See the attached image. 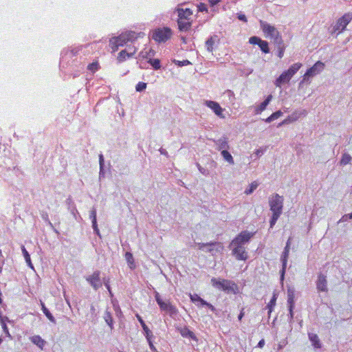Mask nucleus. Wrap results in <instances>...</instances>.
I'll use <instances>...</instances> for the list:
<instances>
[{
	"label": "nucleus",
	"mask_w": 352,
	"mask_h": 352,
	"mask_svg": "<svg viewBox=\"0 0 352 352\" xmlns=\"http://www.w3.org/2000/svg\"><path fill=\"white\" fill-rule=\"evenodd\" d=\"M283 197L274 194L269 198V205L272 214L280 216L283 207Z\"/></svg>",
	"instance_id": "4"
},
{
	"label": "nucleus",
	"mask_w": 352,
	"mask_h": 352,
	"mask_svg": "<svg viewBox=\"0 0 352 352\" xmlns=\"http://www.w3.org/2000/svg\"><path fill=\"white\" fill-rule=\"evenodd\" d=\"M216 145L217 146V148L219 151L226 150L228 148V139L225 137L219 138L216 141Z\"/></svg>",
	"instance_id": "21"
},
{
	"label": "nucleus",
	"mask_w": 352,
	"mask_h": 352,
	"mask_svg": "<svg viewBox=\"0 0 352 352\" xmlns=\"http://www.w3.org/2000/svg\"><path fill=\"white\" fill-rule=\"evenodd\" d=\"M144 36V33L143 32H135L132 30H127L123 32L118 36L111 38L109 41V44L112 50L116 52L119 47H122L128 43H133Z\"/></svg>",
	"instance_id": "1"
},
{
	"label": "nucleus",
	"mask_w": 352,
	"mask_h": 352,
	"mask_svg": "<svg viewBox=\"0 0 352 352\" xmlns=\"http://www.w3.org/2000/svg\"><path fill=\"white\" fill-rule=\"evenodd\" d=\"M205 104L211 109L217 116L224 118L223 115V110L218 102L212 100H206Z\"/></svg>",
	"instance_id": "16"
},
{
	"label": "nucleus",
	"mask_w": 352,
	"mask_h": 352,
	"mask_svg": "<svg viewBox=\"0 0 352 352\" xmlns=\"http://www.w3.org/2000/svg\"><path fill=\"white\" fill-rule=\"evenodd\" d=\"M221 155H222L223 159L226 161H227L229 164H234V160H233L232 156L227 150H223L221 151Z\"/></svg>",
	"instance_id": "32"
},
{
	"label": "nucleus",
	"mask_w": 352,
	"mask_h": 352,
	"mask_svg": "<svg viewBox=\"0 0 352 352\" xmlns=\"http://www.w3.org/2000/svg\"><path fill=\"white\" fill-rule=\"evenodd\" d=\"M190 300L193 302H199L202 305H210L208 302H206L204 299L199 297L197 294H194L190 296Z\"/></svg>",
	"instance_id": "34"
},
{
	"label": "nucleus",
	"mask_w": 352,
	"mask_h": 352,
	"mask_svg": "<svg viewBox=\"0 0 352 352\" xmlns=\"http://www.w3.org/2000/svg\"><path fill=\"white\" fill-rule=\"evenodd\" d=\"M155 298L161 311H166L170 316L176 315L177 314L178 310L176 307L172 305V303L168 300L164 301L158 292H155Z\"/></svg>",
	"instance_id": "5"
},
{
	"label": "nucleus",
	"mask_w": 352,
	"mask_h": 352,
	"mask_svg": "<svg viewBox=\"0 0 352 352\" xmlns=\"http://www.w3.org/2000/svg\"><path fill=\"white\" fill-rule=\"evenodd\" d=\"M316 287L317 289L320 292H327V280L326 276L320 274L318 276V280L316 281Z\"/></svg>",
	"instance_id": "17"
},
{
	"label": "nucleus",
	"mask_w": 352,
	"mask_h": 352,
	"mask_svg": "<svg viewBox=\"0 0 352 352\" xmlns=\"http://www.w3.org/2000/svg\"><path fill=\"white\" fill-rule=\"evenodd\" d=\"M6 320H8V318L7 317L5 318H3L2 317H0V323H1V327L3 329V331L6 333V335L8 337L11 338V335L10 333L9 329H8V328L7 327L6 323Z\"/></svg>",
	"instance_id": "28"
},
{
	"label": "nucleus",
	"mask_w": 352,
	"mask_h": 352,
	"mask_svg": "<svg viewBox=\"0 0 352 352\" xmlns=\"http://www.w3.org/2000/svg\"><path fill=\"white\" fill-rule=\"evenodd\" d=\"M22 252L28 265L33 268L32 264L31 263L30 256L24 246H22Z\"/></svg>",
	"instance_id": "35"
},
{
	"label": "nucleus",
	"mask_w": 352,
	"mask_h": 352,
	"mask_svg": "<svg viewBox=\"0 0 352 352\" xmlns=\"http://www.w3.org/2000/svg\"><path fill=\"white\" fill-rule=\"evenodd\" d=\"M172 31L169 28H158L155 30L152 35V38L157 43L166 42L170 38Z\"/></svg>",
	"instance_id": "6"
},
{
	"label": "nucleus",
	"mask_w": 352,
	"mask_h": 352,
	"mask_svg": "<svg viewBox=\"0 0 352 352\" xmlns=\"http://www.w3.org/2000/svg\"><path fill=\"white\" fill-rule=\"evenodd\" d=\"M283 115V112L281 111H277L274 113H273L270 116H269L265 120V122L270 123L276 119H278L279 117H280Z\"/></svg>",
	"instance_id": "30"
},
{
	"label": "nucleus",
	"mask_w": 352,
	"mask_h": 352,
	"mask_svg": "<svg viewBox=\"0 0 352 352\" xmlns=\"http://www.w3.org/2000/svg\"><path fill=\"white\" fill-rule=\"evenodd\" d=\"M136 317H137L138 321L140 322V323L141 324V326H142L143 330L145 332L146 338H148V336H153L151 331L148 329L147 325L145 324V322L142 320V317L139 314H137Z\"/></svg>",
	"instance_id": "24"
},
{
	"label": "nucleus",
	"mask_w": 352,
	"mask_h": 352,
	"mask_svg": "<svg viewBox=\"0 0 352 352\" xmlns=\"http://www.w3.org/2000/svg\"><path fill=\"white\" fill-rule=\"evenodd\" d=\"M214 244H217V243H199V249H202L205 246H207V245H214Z\"/></svg>",
	"instance_id": "56"
},
{
	"label": "nucleus",
	"mask_w": 352,
	"mask_h": 352,
	"mask_svg": "<svg viewBox=\"0 0 352 352\" xmlns=\"http://www.w3.org/2000/svg\"><path fill=\"white\" fill-rule=\"evenodd\" d=\"M189 63H190V62L188 60H186L181 65H188Z\"/></svg>",
	"instance_id": "61"
},
{
	"label": "nucleus",
	"mask_w": 352,
	"mask_h": 352,
	"mask_svg": "<svg viewBox=\"0 0 352 352\" xmlns=\"http://www.w3.org/2000/svg\"><path fill=\"white\" fill-rule=\"evenodd\" d=\"M146 88V83L143 82H139L136 86L135 89L137 91H142Z\"/></svg>",
	"instance_id": "45"
},
{
	"label": "nucleus",
	"mask_w": 352,
	"mask_h": 352,
	"mask_svg": "<svg viewBox=\"0 0 352 352\" xmlns=\"http://www.w3.org/2000/svg\"><path fill=\"white\" fill-rule=\"evenodd\" d=\"M258 185H259V183L257 181L252 182L250 184L249 187L245 189V190L244 191V193H245L246 195L252 194L256 189V188L258 186Z\"/></svg>",
	"instance_id": "27"
},
{
	"label": "nucleus",
	"mask_w": 352,
	"mask_h": 352,
	"mask_svg": "<svg viewBox=\"0 0 352 352\" xmlns=\"http://www.w3.org/2000/svg\"><path fill=\"white\" fill-rule=\"evenodd\" d=\"M104 284L106 288L107 289L108 292H109L110 296L112 297L113 296V293L111 292V287H110V285H109V279H107V280H104Z\"/></svg>",
	"instance_id": "49"
},
{
	"label": "nucleus",
	"mask_w": 352,
	"mask_h": 352,
	"mask_svg": "<svg viewBox=\"0 0 352 352\" xmlns=\"http://www.w3.org/2000/svg\"><path fill=\"white\" fill-rule=\"evenodd\" d=\"M307 114V112L305 110L302 111H296L292 114L287 116L286 119H285L283 121H282L280 123H279L278 126L288 124L289 123H292L293 122H295L297 120L300 116H305Z\"/></svg>",
	"instance_id": "15"
},
{
	"label": "nucleus",
	"mask_w": 352,
	"mask_h": 352,
	"mask_svg": "<svg viewBox=\"0 0 352 352\" xmlns=\"http://www.w3.org/2000/svg\"><path fill=\"white\" fill-rule=\"evenodd\" d=\"M259 23L260 28L263 32L265 37L272 39L276 36V34L280 33L275 26L270 25L267 22L261 20Z\"/></svg>",
	"instance_id": "9"
},
{
	"label": "nucleus",
	"mask_w": 352,
	"mask_h": 352,
	"mask_svg": "<svg viewBox=\"0 0 352 352\" xmlns=\"http://www.w3.org/2000/svg\"><path fill=\"white\" fill-rule=\"evenodd\" d=\"M211 283L212 286L215 288L218 289L219 290L226 292L228 293H236V292L238 290L236 285L229 280L217 279L215 278H212L211 279Z\"/></svg>",
	"instance_id": "3"
},
{
	"label": "nucleus",
	"mask_w": 352,
	"mask_h": 352,
	"mask_svg": "<svg viewBox=\"0 0 352 352\" xmlns=\"http://www.w3.org/2000/svg\"><path fill=\"white\" fill-rule=\"evenodd\" d=\"M219 42V38L218 36L213 35L210 36L206 41V47L208 52H212L214 50V46L215 43Z\"/></svg>",
	"instance_id": "19"
},
{
	"label": "nucleus",
	"mask_w": 352,
	"mask_h": 352,
	"mask_svg": "<svg viewBox=\"0 0 352 352\" xmlns=\"http://www.w3.org/2000/svg\"><path fill=\"white\" fill-rule=\"evenodd\" d=\"M238 19L240 21H242V19H243L242 14H238Z\"/></svg>",
	"instance_id": "60"
},
{
	"label": "nucleus",
	"mask_w": 352,
	"mask_h": 352,
	"mask_svg": "<svg viewBox=\"0 0 352 352\" xmlns=\"http://www.w3.org/2000/svg\"><path fill=\"white\" fill-rule=\"evenodd\" d=\"M265 344V340L263 339L261 340L258 344H257V346L259 347V348H262Z\"/></svg>",
	"instance_id": "58"
},
{
	"label": "nucleus",
	"mask_w": 352,
	"mask_h": 352,
	"mask_svg": "<svg viewBox=\"0 0 352 352\" xmlns=\"http://www.w3.org/2000/svg\"><path fill=\"white\" fill-rule=\"evenodd\" d=\"M247 21V19L245 17V16L243 14V22H245Z\"/></svg>",
	"instance_id": "64"
},
{
	"label": "nucleus",
	"mask_w": 352,
	"mask_h": 352,
	"mask_svg": "<svg viewBox=\"0 0 352 352\" xmlns=\"http://www.w3.org/2000/svg\"><path fill=\"white\" fill-rule=\"evenodd\" d=\"M276 299H277V295L276 294H274L272 299L270 300V302L267 305V308L269 310L268 311L269 314H270L272 311L273 308L276 305Z\"/></svg>",
	"instance_id": "33"
},
{
	"label": "nucleus",
	"mask_w": 352,
	"mask_h": 352,
	"mask_svg": "<svg viewBox=\"0 0 352 352\" xmlns=\"http://www.w3.org/2000/svg\"><path fill=\"white\" fill-rule=\"evenodd\" d=\"M272 40L273 41V43L274 44L275 47L284 43L280 33L276 34V36L272 38Z\"/></svg>",
	"instance_id": "39"
},
{
	"label": "nucleus",
	"mask_w": 352,
	"mask_h": 352,
	"mask_svg": "<svg viewBox=\"0 0 352 352\" xmlns=\"http://www.w3.org/2000/svg\"><path fill=\"white\" fill-rule=\"evenodd\" d=\"M348 219H350L349 217V214H344L341 217V219L338 221V223H340L341 222L346 221Z\"/></svg>",
	"instance_id": "53"
},
{
	"label": "nucleus",
	"mask_w": 352,
	"mask_h": 352,
	"mask_svg": "<svg viewBox=\"0 0 352 352\" xmlns=\"http://www.w3.org/2000/svg\"><path fill=\"white\" fill-rule=\"evenodd\" d=\"M86 280L95 290H97L102 287L100 271H95L91 275L87 276Z\"/></svg>",
	"instance_id": "12"
},
{
	"label": "nucleus",
	"mask_w": 352,
	"mask_h": 352,
	"mask_svg": "<svg viewBox=\"0 0 352 352\" xmlns=\"http://www.w3.org/2000/svg\"><path fill=\"white\" fill-rule=\"evenodd\" d=\"M179 331L180 334L184 338H190L194 340L196 339L194 333L186 327L179 329Z\"/></svg>",
	"instance_id": "23"
},
{
	"label": "nucleus",
	"mask_w": 352,
	"mask_h": 352,
	"mask_svg": "<svg viewBox=\"0 0 352 352\" xmlns=\"http://www.w3.org/2000/svg\"><path fill=\"white\" fill-rule=\"evenodd\" d=\"M250 157L252 160H255L254 158H255V153H253L250 155Z\"/></svg>",
	"instance_id": "62"
},
{
	"label": "nucleus",
	"mask_w": 352,
	"mask_h": 352,
	"mask_svg": "<svg viewBox=\"0 0 352 352\" xmlns=\"http://www.w3.org/2000/svg\"><path fill=\"white\" fill-rule=\"evenodd\" d=\"M148 63L153 66L155 69H159L161 67L160 61L159 59H150Z\"/></svg>",
	"instance_id": "40"
},
{
	"label": "nucleus",
	"mask_w": 352,
	"mask_h": 352,
	"mask_svg": "<svg viewBox=\"0 0 352 352\" xmlns=\"http://www.w3.org/2000/svg\"><path fill=\"white\" fill-rule=\"evenodd\" d=\"M265 150L260 148L256 151L255 153V158L254 160H257L260 156H261L264 153Z\"/></svg>",
	"instance_id": "48"
},
{
	"label": "nucleus",
	"mask_w": 352,
	"mask_h": 352,
	"mask_svg": "<svg viewBox=\"0 0 352 352\" xmlns=\"http://www.w3.org/2000/svg\"><path fill=\"white\" fill-rule=\"evenodd\" d=\"M104 318H105V321L108 324V325L112 328L113 327V318L111 316V314L109 312H107L105 316H104Z\"/></svg>",
	"instance_id": "44"
},
{
	"label": "nucleus",
	"mask_w": 352,
	"mask_h": 352,
	"mask_svg": "<svg viewBox=\"0 0 352 352\" xmlns=\"http://www.w3.org/2000/svg\"><path fill=\"white\" fill-rule=\"evenodd\" d=\"M137 48L134 46L129 48V50H121L117 56V61L120 63L125 61L128 58H132L137 52Z\"/></svg>",
	"instance_id": "13"
},
{
	"label": "nucleus",
	"mask_w": 352,
	"mask_h": 352,
	"mask_svg": "<svg viewBox=\"0 0 352 352\" xmlns=\"http://www.w3.org/2000/svg\"><path fill=\"white\" fill-rule=\"evenodd\" d=\"M177 25L180 32H188L192 26V11L190 8H177Z\"/></svg>",
	"instance_id": "2"
},
{
	"label": "nucleus",
	"mask_w": 352,
	"mask_h": 352,
	"mask_svg": "<svg viewBox=\"0 0 352 352\" xmlns=\"http://www.w3.org/2000/svg\"><path fill=\"white\" fill-rule=\"evenodd\" d=\"M254 234L253 232H249L248 231H243V244L248 242Z\"/></svg>",
	"instance_id": "42"
},
{
	"label": "nucleus",
	"mask_w": 352,
	"mask_h": 352,
	"mask_svg": "<svg viewBox=\"0 0 352 352\" xmlns=\"http://www.w3.org/2000/svg\"><path fill=\"white\" fill-rule=\"evenodd\" d=\"M294 321V311L293 309L291 311H289V317H288V322L289 324H292Z\"/></svg>",
	"instance_id": "52"
},
{
	"label": "nucleus",
	"mask_w": 352,
	"mask_h": 352,
	"mask_svg": "<svg viewBox=\"0 0 352 352\" xmlns=\"http://www.w3.org/2000/svg\"><path fill=\"white\" fill-rule=\"evenodd\" d=\"M308 336H309V339L312 342V344L314 345V346L315 348H316V349L321 348V344H320V339L316 334L313 333H309L308 334Z\"/></svg>",
	"instance_id": "22"
},
{
	"label": "nucleus",
	"mask_w": 352,
	"mask_h": 352,
	"mask_svg": "<svg viewBox=\"0 0 352 352\" xmlns=\"http://www.w3.org/2000/svg\"><path fill=\"white\" fill-rule=\"evenodd\" d=\"M352 20V13H347L340 18L333 27L334 32H342Z\"/></svg>",
	"instance_id": "11"
},
{
	"label": "nucleus",
	"mask_w": 352,
	"mask_h": 352,
	"mask_svg": "<svg viewBox=\"0 0 352 352\" xmlns=\"http://www.w3.org/2000/svg\"><path fill=\"white\" fill-rule=\"evenodd\" d=\"M41 305L42 307V310L45 316L52 322H55V319L52 314L50 312V311L47 309L45 304L43 302H41Z\"/></svg>",
	"instance_id": "31"
},
{
	"label": "nucleus",
	"mask_w": 352,
	"mask_h": 352,
	"mask_svg": "<svg viewBox=\"0 0 352 352\" xmlns=\"http://www.w3.org/2000/svg\"><path fill=\"white\" fill-rule=\"evenodd\" d=\"M349 217L350 219H352V212L351 213H349Z\"/></svg>",
	"instance_id": "63"
},
{
	"label": "nucleus",
	"mask_w": 352,
	"mask_h": 352,
	"mask_svg": "<svg viewBox=\"0 0 352 352\" xmlns=\"http://www.w3.org/2000/svg\"><path fill=\"white\" fill-rule=\"evenodd\" d=\"M230 248L232 254L236 256L238 260L242 259V233H239L237 236L232 240L230 244Z\"/></svg>",
	"instance_id": "7"
},
{
	"label": "nucleus",
	"mask_w": 352,
	"mask_h": 352,
	"mask_svg": "<svg viewBox=\"0 0 352 352\" xmlns=\"http://www.w3.org/2000/svg\"><path fill=\"white\" fill-rule=\"evenodd\" d=\"M272 98V95H269L267 97V98L263 102H261V104L258 106V107L256 109V112L259 113V112H261L263 110H265L266 109L267 106L268 105V104L270 103V102L271 101Z\"/></svg>",
	"instance_id": "26"
},
{
	"label": "nucleus",
	"mask_w": 352,
	"mask_h": 352,
	"mask_svg": "<svg viewBox=\"0 0 352 352\" xmlns=\"http://www.w3.org/2000/svg\"><path fill=\"white\" fill-rule=\"evenodd\" d=\"M198 10L200 12H208V8H207V6L205 3H200L199 5H198Z\"/></svg>",
	"instance_id": "47"
},
{
	"label": "nucleus",
	"mask_w": 352,
	"mask_h": 352,
	"mask_svg": "<svg viewBox=\"0 0 352 352\" xmlns=\"http://www.w3.org/2000/svg\"><path fill=\"white\" fill-rule=\"evenodd\" d=\"M278 51V56L281 58L284 56L285 50L286 48L285 44L283 43L276 47Z\"/></svg>",
	"instance_id": "38"
},
{
	"label": "nucleus",
	"mask_w": 352,
	"mask_h": 352,
	"mask_svg": "<svg viewBox=\"0 0 352 352\" xmlns=\"http://www.w3.org/2000/svg\"><path fill=\"white\" fill-rule=\"evenodd\" d=\"M151 337L152 336H148V338H146L148 342V344H149L150 349L153 351L157 352V349H156L155 346H154V344H153V342L151 340Z\"/></svg>",
	"instance_id": "50"
},
{
	"label": "nucleus",
	"mask_w": 352,
	"mask_h": 352,
	"mask_svg": "<svg viewBox=\"0 0 352 352\" xmlns=\"http://www.w3.org/2000/svg\"><path fill=\"white\" fill-rule=\"evenodd\" d=\"M243 318V316H242V311L239 313V316H238V318L239 320H241Z\"/></svg>",
	"instance_id": "59"
},
{
	"label": "nucleus",
	"mask_w": 352,
	"mask_h": 352,
	"mask_svg": "<svg viewBox=\"0 0 352 352\" xmlns=\"http://www.w3.org/2000/svg\"><path fill=\"white\" fill-rule=\"evenodd\" d=\"M301 66V63H294L286 72L292 77L300 69Z\"/></svg>",
	"instance_id": "25"
},
{
	"label": "nucleus",
	"mask_w": 352,
	"mask_h": 352,
	"mask_svg": "<svg viewBox=\"0 0 352 352\" xmlns=\"http://www.w3.org/2000/svg\"><path fill=\"white\" fill-rule=\"evenodd\" d=\"M92 226H93V229H94V232L98 235H100V231H99V229L98 228L96 219H95V218L94 219V221H92Z\"/></svg>",
	"instance_id": "46"
},
{
	"label": "nucleus",
	"mask_w": 352,
	"mask_h": 352,
	"mask_svg": "<svg viewBox=\"0 0 352 352\" xmlns=\"http://www.w3.org/2000/svg\"><path fill=\"white\" fill-rule=\"evenodd\" d=\"M287 306L289 311H292L295 306L294 297H287Z\"/></svg>",
	"instance_id": "41"
},
{
	"label": "nucleus",
	"mask_w": 352,
	"mask_h": 352,
	"mask_svg": "<svg viewBox=\"0 0 352 352\" xmlns=\"http://www.w3.org/2000/svg\"><path fill=\"white\" fill-rule=\"evenodd\" d=\"M99 161H100V168H102L103 166V164H104L103 155L102 154H100L99 156Z\"/></svg>",
	"instance_id": "57"
},
{
	"label": "nucleus",
	"mask_w": 352,
	"mask_h": 352,
	"mask_svg": "<svg viewBox=\"0 0 352 352\" xmlns=\"http://www.w3.org/2000/svg\"><path fill=\"white\" fill-rule=\"evenodd\" d=\"M324 68V64L322 62H316L311 67L307 70L303 76V80L300 82V85H301L305 81L307 80L309 78L314 77L320 74Z\"/></svg>",
	"instance_id": "8"
},
{
	"label": "nucleus",
	"mask_w": 352,
	"mask_h": 352,
	"mask_svg": "<svg viewBox=\"0 0 352 352\" xmlns=\"http://www.w3.org/2000/svg\"><path fill=\"white\" fill-rule=\"evenodd\" d=\"M31 342L38 346L41 349H43L46 342L40 336H33L30 338Z\"/></svg>",
	"instance_id": "20"
},
{
	"label": "nucleus",
	"mask_w": 352,
	"mask_h": 352,
	"mask_svg": "<svg viewBox=\"0 0 352 352\" xmlns=\"http://www.w3.org/2000/svg\"><path fill=\"white\" fill-rule=\"evenodd\" d=\"M351 160V157L348 153H344L342 156L341 160H340V164L341 165H346L350 163Z\"/></svg>",
	"instance_id": "36"
},
{
	"label": "nucleus",
	"mask_w": 352,
	"mask_h": 352,
	"mask_svg": "<svg viewBox=\"0 0 352 352\" xmlns=\"http://www.w3.org/2000/svg\"><path fill=\"white\" fill-rule=\"evenodd\" d=\"M249 42L253 45H258L263 53L267 54L270 52L269 43L267 41H263L261 38L254 36L250 38Z\"/></svg>",
	"instance_id": "14"
},
{
	"label": "nucleus",
	"mask_w": 352,
	"mask_h": 352,
	"mask_svg": "<svg viewBox=\"0 0 352 352\" xmlns=\"http://www.w3.org/2000/svg\"><path fill=\"white\" fill-rule=\"evenodd\" d=\"M90 218L91 219V221H94V219H96V211L95 209H93L90 212Z\"/></svg>",
	"instance_id": "54"
},
{
	"label": "nucleus",
	"mask_w": 352,
	"mask_h": 352,
	"mask_svg": "<svg viewBox=\"0 0 352 352\" xmlns=\"http://www.w3.org/2000/svg\"><path fill=\"white\" fill-rule=\"evenodd\" d=\"M100 68L99 63L98 61H94L88 65L87 69L91 72L94 73L98 71Z\"/></svg>",
	"instance_id": "37"
},
{
	"label": "nucleus",
	"mask_w": 352,
	"mask_h": 352,
	"mask_svg": "<svg viewBox=\"0 0 352 352\" xmlns=\"http://www.w3.org/2000/svg\"><path fill=\"white\" fill-rule=\"evenodd\" d=\"M295 290L293 287H288L287 289V297H295Z\"/></svg>",
	"instance_id": "51"
},
{
	"label": "nucleus",
	"mask_w": 352,
	"mask_h": 352,
	"mask_svg": "<svg viewBox=\"0 0 352 352\" xmlns=\"http://www.w3.org/2000/svg\"><path fill=\"white\" fill-rule=\"evenodd\" d=\"M125 258L129 263V267L131 269H134L135 267V265L133 254L131 252H126L125 254Z\"/></svg>",
	"instance_id": "29"
},
{
	"label": "nucleus",
	"mask_w": 352,
	"mask_h": 352,
	"mask_svg": "<svg viewBox=\"0 0 352 352\" xmlns=\"http://www.w3.org/2000/svg\"><path fill=\"white\" fill-rule=\"evenodd\" d=\"M279 217L280 216H278L277 214H272V216L270 221V228H272L274 227Z\"/></svg>",
	"instance_id": "43"
},
{
	"label": "nucleus",
	"mask_w": 352,
	"mask_h": 352,
	"mask_svg": "<svg viewBox=\"0 0 352 352\" xmlns=\"http://www.w3.org/2000/svg\"><path fill=\"white\" fill-rule=\"evenodd\" d=\"M292 77L285 71L276 80L275 85L276 87H280L283 84L288 82Z\"/></svg>",
	"instance_id": "18"
},
{
	"label": "nucleus",
	"mask_w": 352,
	"mask_h": 352,
	"mask_svg": "<svg viewBox=\"0 0 352 352\" xmlns=\"http://www.w3.org/2000/svg\"><path fill=\"white\" fill-rule=\"evenodd\" d=\"M290 249V238L288 239L286 243V246L285 247L284 251L281 255L280 260L282 261V269L280 271V280L283 282L285 277V274L286 272L287 263L289 257Z\"/></svg>",
	"instance_id": "10"
},
{
	"label": "nucleus",
	"mask_w": 352,
	"mask_h": 352,
	"mask_svg": "<svg viewBox=\"0 0 352 352\" xmlns=\"http://www.w3.org/2000/svg\"><path fill=\"white\" fill-rule=\"evenodd\" d=\"M221 0H208V2L211 6H214L218 3H219Z\"/></svg>",
	"instance_id": "55"
}]
</instances>
